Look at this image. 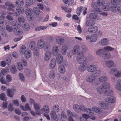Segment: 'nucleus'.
I'll use <instances>...</instances> for the list:
<instances>
[{
    "label": "nucleus",
    "mask_w": 121,
    "mask_h": 121,
    "mask_svg": "<svg viewBox=\"0 0 121 121\" xmlns=\"http://www.w3.org/2000/svg\"><path fill=\"white\" fill-rule=\"evenodd\" d=\"M111 73H114L115 76L117 78L121 77V71H119L117 69L114 68L111 70Z\"/></svg>",
    "instance_id": "obj_11"
},
{
    "label": "nucleus",
    "mask_w": 121,
    "mask_h": 121,
    "mask_svg": "<svg viewBox=\"0 0 121 121\" xmlns=\"http://www.w3.org/2000/svg\"><path fill=\"white\" fill-rule=\"evenodd\" d=\"M89 17L91 19H96L100 20L101 18L100 16H98V15L96 13H91L89 15Z\"/></svg>",
    "instance_id": "obj_12"
},
{
    "label": "nucleus",
    "mask_w": 121,
    "mask_h": 121,
    "mask_svg": "<svg viewBox=\"0 0 121 121\" xmlns=\"http://www.w3.org/2000/svg\"><path fill=\"white\" fill-rule=\"evenodd\" d=\"M102 9L105 11H109L110 9V7L109 5L105 4L102 7Z\"/></svg>",
    "instance_id": "obj_40"
},
{
    "label": "nucleus",
    "mask_w": 121,
    "mask_h": 121,
    "mask_svg": "<svg viewBox=\"0 0 121 121\" xmlns=\"http://www.w3.org/2000/svg\"><path fill=\"white\" fill-rule=\"evenodd\" d=\"M95 79V76L93 75H91L89 76L88 79H86V81L87 82H93Z\"/></svg>",
    "instance_id": "obj_26"
},
{
    "label": "nucleus",
    "mask_w": 121,
    "mask_h": 121,
    "mask_svg": "<svg viewBox=\"0 0 121 121\" xmlns=\"http://www.w3.org/2000/svg\"><path fill=\"white\" fill-rule=\"evenodd\" d=\"M47 27L45 26H41L39 27H37L35 28V30L38 31L41 30H44Z\"/></svg>",
    "instance_id": "obj_43"
},
{
    "label": "nucleus",
    "mask_w": 121,
    "mask_h": 121,
    "mask_svg": "<svg viewBox=\"0 0 121 121\" xmlns=\"http://www.w3.org/2000/svg\"><path fill=\"white\" fill-rule=\"evenodd\" d=\"M5 4L7 6L9 7L7 8L8 10L13 12L12 13H9V14H13L14 16H16L18 15V13L14 12V9L15 7V6L11 2L9 1H7L5 2Z\"/></svg>",
    "instance_id": "obj_6"
},
{
    "label": "nucleus",
    "mask_w": 121,
    "mask_h": 121,
    "mask_svg": "<svg viewBox=\"0 0 121 121\" xmlns=\"http://www.w3.org/2000/svg\"><path fill=\"white\" fill-rule=\"evenodd\" d=\"M26 47L25 46H22L20 48V53L21 54H24L25 53V52L26 51Z\"/></svg>",
    "instance_id": "obj_42"
},
{
    "label": "nucleus",
    "mask_w": 121,
    "mask_h": 121,
    "mask_svg": "<svg viewBox=\"0 0 121 121\" xmlns=\"http://www.w3.org/2000/svg\"><path fill=\"white\" fill-rule=\"evenodd\" d=\"M25 54V56L26 58H29L31 56V53L30 51L29 50H26Z\"/></svg>",
    "instance_id": "obj_23"
},
{
    "label": "nucleus",
    "mask_w": 121,
    "mask_h": 121,
    "mask_svg": "<svg viewBox=\"0 0 121 121\" xmlns=\"http://www.w3.org/2000/svg\"><path fill=\"white\" fill-rule=\"evenodd\" d=\"M105 4V2L103 0H98L97 4L99 6H102Z\"/></svg>",
    "instance_id": "obj_54"
},
{
    "label": "nucleus",
    "mask_w": 121,
    "mask_h": 121,
    "mask_svg": "<svg viewBox=\"0 0 121 121\" xmlns=\"http://www.w3.org/2000/svg\"><path fill=\"white\" fill-rule=\"evenodd\" d=\"M101 44L102 46L107 45L108 44V40L106 38H103L101 40Z\"/></svg>",
    "instance_id": "obj_35"
},
{
    "label": "nucleus",
    "mask_w": 121,
    "mask_h": 121,
    "mask_svg": "<svg viewBox=\"0 0 121 121\" xmlns=\"http://www.w3.org/2000/svg\"><path fill=\"white\" fill-rule=\"evenodd\" d=\"M74 109H75V111L78 112L79 111L81 110V109L80 107L78 104H75L73 106Z\"/></svg>",
    "instance_id": "obj_45"
},
{
    "label": "nucleus",
    "mask_w": 121,
    "mask_h": 121,
    "mask_svg": "<svg viewBox=\"0 0 121 121\" xmlns=\"http://www.w3.org/2000/svg\"><path fill=\"white\" fill-rule=\"evenodd\" d=\"M61 8L65 11L67 13H71L72 10V9L70 8H67L63 6L61 7Z\"/></svg>",
    "instance_id": "obj_37"
},
{
    "label": "nucleus",
    "mask_w": 121,
    "mask_h": 121,
    "mask_svg": "<svg viewBox=\"0 0 121 121\" xmlns=\"http://www.w3.org/2000/svg\"><path fill=\"white\" fill-rule=\"evenodd\" d=\"M51 56V53L49 51L47 52L45 54V59L47 61H48L50 59Z\"/></svg>",
    "instance_id": "obj_25"
},
{
    "label": "nucleus",
    "mask_w": 121,
    "mask_h": 121,
    "mask_svg": "<svg viewBox=\"0 0 121 121\" xmlns=\"http://www.w3.org/2000/svg\"><path fill=\"white\" fill-rule=\"evenodd\" d=\"M26 1V4L27 6L31 5L33 2V0H27Z\"/></svg>",
    "instance_id": "obj_58"
},
{
    "label": "nucleus",
    "mask_w": 121,
    "mask_h": 121,
    "mask_svg": "<svg viewBox=\"0 0 121 121\" xmlns=\"http://www.w3.org/2000/svg\"><path fill=\"white\" fill-rule=\"evenodd\" d=\"M34 50L33 52L34 57L35 58H38L39 57V53L38 51L37 50Z\"/></svg>",
    "instance_id": "obj_53"
},
{
    "label": "nucleus",
    "mask_w": 121,
    "mask_h": 121,
    "mask_svg": "<svg viewBox=\"0 0 121 121\" xmlns=\"http://www.w3.org/2000/svg\"><path fill=\"white\" fill-rule=\"evenodd\" d=\"M59 50L58 47L54 46L52 49V52L53 55L56 56L58 54Z\"/></svg>",
    "instance_id": "obj_21"
},
{
    "label": "nucleus",
    "mask_w": 121,
    "mask_h": 121,
    "mask_svg": "<svg viewBox=\"0 0 121 121\" xmlns=\"http://www.w3.org/2000/svg\"><path fill=\"white\" fill-rule=\"evenodd\" d=\"M87 10V8L86 7L83 8L82 6L79 7L77 8L76 13L79 16L80 15V13L82 11V14L84 15L87 13L86 11Z\"/></svg>",
    "instance_id": "obj_9"
},
{
    "label": "nucleus",
    "mask_w": 121,
    "mask_h": 121,
    "mask_svg": "<svg viewBox=\"0 0 121 121\" xmlns=\"http://www.w3.org/2000/svg\"><path fill=\"white\" fill-rule=\"evenodd\" d=\"M56 64V61L54 59H52L50 62L49 65L50 68L53 69H54L55 67Z\"/></svg>",
    "instance_id": "obj_18"
},
{
    "label": "nucleus",
    "mask_w": 121,
    "mask_h": 121,
    "mask_svg": "<svg viewBox=\"0 0 121 121\" xmlns=\"http://www.w3.org/2000/svg\"><path fill=\"white\" fill-rule=\"evenodd\" d=\"M77 59L78 61V62L79 64H81L80 66L79 67V70L81 71H84L86 68L85 66L86 64V63L83 64L86 60V58L84 56V54L83 52H80L78 55Z\"/></svg>",
    "instance_id": "obj_1"
},
{
    "label": "nucleus",
    "mask_w": 121,
    "mask_h": 121,
    "mask_svg": "<svg viewBox=\"0 0 121 121\" xmlns=\"http://www.w3.org/2000/svg\"><path fill=\"white\" fill-rule=\"evenodd\" d=\"M10 71L13 74H15L17 70L15 65H12Z\"/></svg>",
    "instance_id": "obj_44"
},
{
    "label": "nucleus",
    "mask_w": 121,
    "mask_h": 121,
    "mask_svg": "<svg viewBox=\"0 0 121 121\" xmlns=\"http://www.w3.org/2000/svg\"><path fill=\"white\" fill-rule=\"evenodd\" d=\"M13 31L15 34L17 35H21L23 33L22 30L18 27H15Z\"/></svg>",
    "instance_id": "obj_15"
},
{
    "label": "nucleus",
    "mask_w": 121,
    "mask_h": 121,
    "mask_svg": "<svg viewBox=\"0 0 121 121\" xmlns=\"http://www.w3.org/2000/svg\"><path fill=\"white\" fill-rule=\"evenodd\" d=\"M97 91L99 93L105 94L108 96H111L113 94V92L112 90L109 89L108 90H105L102 86L98 87Z\"/></svg>",
    "instance_id": "obj_5"
},
{
    "label": "nucleus",
    "mask_w": 121,
    "mask_h": 121,
    "mask_svg": "<svg viewBox=\"0 0 121 121\" xmlns=\"http://www.w3.org/2000/svg\"><path fill=\"white\" fill-rule=\"evenodd\" d=\"M53 109L54 110L53 111L58 112L59 110V107L58 105H55L54 106L53 108Z\"/></svg>",
    "instance_id": "obj_60"
},
{
    "label": "nucleus",
    "mask_w": 121,
    "mask_h": 121,
    "mask_svg": "<svg viewBox=\"0 0 121 121\" xmlns=\"http://www.w3.org/2000/svg\"><path fill=\"white\" fill-rule=\"evenodd\" d=\"M35 43L34 41L30 42V48L31 50H35Z\"/></svg>",
    "instance_id": "obj_32"
},
{
    "label": "nucleus",
    "mask_w": 121,
    "mask_h": 121,
    "mask_svg": "<svg viewBox=\"0 0 121 121\" xmlns=\"http://www.w3.org/2000/svg\"><path fill=\"white\" fill-rule=\"evenodd\" d=\"M60 72L61 73H64L65 71V67L63 65H60L58 68Z\"/></svg>",
    "instance_id": "obj_27"
},
{
    "label": "nucleus",
    "mask_w": 121,
    "mask_h": 121,
    "mask_svg": "<svg viewBox=\"0 0 121 121\" xmlns=\"http://www.w3.org/2000/svg\"><path fill=\"white\" fill-rule=\"evenodd\" d=\"M23 30L25 31H28L30 29V27L29 24L27 23L24 24L22 26Z\"/></svg>",
    "instance_id": "obj_34"
},
{
    "label": "nucleus",
    "mask_w": 121,
    "mask_h": 121,
    "mask_svg": "<svg viewBox=\"0 0 121 121\" xmlns=\"http://www.w3.org/2000/svg\"><path fill=\"white\" fill-rule=\"evenodd\" d=\"M4 21V16L1 15L0 16V24H3Z\"/></svg>",
    "instance_id": "obj_64"
},
{
    "label": "nucleus",
    "mask_w": 121,
    "mask_h": 121,
    "mask_svg": "<svg viewBox=\"0 0 121 121\" xmlns=\"http://www.w3.org/2000/svg\"><path fill=\"white\" fill-rule=\"evenodd\" d=\"M114 64L112 60H108L106 63V65L108 67L112 66Z\"/></svg>",
    "instance_id": "obj_30"
},
{
    "label": "nucleus",
    "mask_w": 121,
    "mask_h": 121,
    "mask_svg": "<svg viewBox=\"0 0 121 121\" xmlns=\"http://www.w3.org/2000/svg\"><path fill=\"white\" fill-rule=\"evenodd\" d=\"M56 61L59 64H61L63 62V56L61 54H58L56 56Z\"/></svg>",
    "instance_id": "obj_19"
},
{
    "label": "nucleus",
    "mask_w": 121,
    "mask_h": 121,
    "mask_svg": "<svg viewBox=\"0 0 121 121\" xmlns=\"http://www.w3.org/2000/svg\"><path fill=\"white\" fill-rule=\"evenodd\" d=\"M95 24V22L94 20L90 19V20H87L86 22V26L90 27L93 26Z\"/></svg>",
    "instance_id": "obj_17"
},
{
    "label": "nucleus",
    "mask_w": 121,
    "mask_h": 121,
    "mask_svg": "<svg viewBox=\"0 0 121 121\" xmlns=\"http://www.w3.org/2000/svg\"><path fill=\"white\" fill-rule=\"evenodd\" d=\"M67 113L69 117V118H73V115L72 112L70 110H68L67 111Z\"/></svg>",
    "instance_id": "obj_59"
},
{
    "label": "nucleus",
    "mask_w": 121,
    "mask_h": 121,
    "mask_svg": "<svg viewBox=\"0 0 121 121\" xmlns=\"http://www.w3.org/2000/svg\"><path fill=\"white\" fill-rule=\"evenodd\" d=\"M45 44L44 41L43 39L39 40L37 42V45L38 48L40 49L43 48Z\"/></svg>",
    "instance_id": "obj_14"
},
{
    "label": "nucleus",
    "mask_w": 121,
    "mask_h": 121,
    "mask_svg": "<svg viewBox=\"0 0 121 121\" xmlns=\"http://www.w3.org/2000/svg\"><path fill=\"white\" fill-rule=\"evenodd\" d=\"M49 76L50 79H53L55 77L54 71H52L49 74Z\"/></svg>",
    "instance_id": "obj_55"
},
{
    "label": "nucleus",
    "mask_w": 121,
    "mask_h": 121,
    "mask_svg": "<svg viewBox=\"0 0 121 121\" xmlns=\"http://www.w3.org/2000/svg\"><path fill=\"white\" fill-rule=\"evenodd\" d=\"M7 81L8 82H10L12 80V78L11 75L9 74H8L6 77Z\"/></svg>",
    "instance_id": "obj_63"
},
{
    "label": "nucleus",
    "mask_w": 121,
    "mask_h": 121,
    "mask_svg": "<svg viewBox=\"0 0 121 121\" xmlns=\"http://www.w3.org/2000/svg\"><path fill=\"white\" fill-rule=\"evenodd\" d=\"M0 99L3 101H6L7 99L6 98V95L4 93H2L0 95Z\"/></svg>",
    "instance_id": "obj_49"
},
{
    "label": "nucleus",
    "mask_w": 121,
    "mask_h": 121,
    "mask_svg": "<svg viewBox=\"0 0 121 121\" xmlns=\"http://www.w3.org/2000/svg\"><path fill=\"white\" fill-rule=\"evenodd\" d=\"M16 10L17 12L19 13H24V9L20 6H18Z\"/></svg>",
    "instance_id": "obj_33"
},
{
    "label": "nucleus",
    "mask_w": 121,
    "mask_h": 121,
    "mask_svg": "<svg viewBox=\"0 0 121 121\" xmlns=\"http://www.w3.org/2000/svg\"><path fill=\"white\" fill-rule=\"evenodd\" d=\"M8 108L9 111L12 112L14 108L13 107L11 103L9 104L8 106Z\"/></svg>",
    "instance_id": "obj_57"
},
{
    "label": "nucleus",
    "mask_w": 121,
    "mask_h": 121,
    "mask_svg": "<svg viewBox=\"0 0 121 121\" xmlns=\"http://www.w3.org/2000/svg\"><path fill=\"white\" fill-rule=\"evenodd\" d=\"M115 87L118 90L121 91V79H119L117 81Z\"/></svg>",
    "instance_id": "obj_20"
},
{
    "label": "nucleus",
    "mask_w": 121,
    "mask_h": 121,
    "mask_svg": "<svg viewBox=\"0 0 121 121\" xmlns=\"http://www.w3.org/2000/svg\"><path fill=\"white\" fill-rule=\"evenodd\" d=\"M24 3L22 0H17L16 2V5L17 6H22L23 5Z\"/></svg>",
    "instance_id": "obj_29"
},
{
    "label": "nucleus",
    "mask_w": 121,
    "mask_h": 121,
    "mask_svg": "<svg viewBox=\"0 0 121 121\" xmlns=\"http://www.w3.org/2000/svg\"><path fill=\"white\" fill-rule=\"evenodd\" d=\"M64 39L58 37L56 39V42L59 45L63 44L64 43Z\"/></svg>",
    "instance_id": "obj_24"
},
{
    "label": "nucleus",
    "mask_w": 121,
    "mask_h": 121,
    "mask_svg": "<svg viewBox=\"0 0 121 121\" xmlns=\"http://www.w3.org/2000/svg\"><path fill=\"white\" fill-rule=\"evenodd\" d=\"M98 30V27L95 26H93L89 27L88 30V32L91 33H95Z\"/></svg>",
    "instance_id": "obj_13"
},
{
    "label": "nucleus",
    "mask_w": 121,
    "mask_h": 121,
    "mask_svg": "<svg viewBox=\"0 0 121 121\" xmlns=\"http://www.w3.org/2000/svg\"><path fill=\"white\" fill-rule=\"evenodd\" d=\"M100 82H105L107 80V77L105 76H101L99 79Z\"/></svg>",
    "instance_id": "obj_41"
},
{
    "label": "nucleus",
    "mask_w": 121,
    "mask_h": 121,
    "mask_svg": "<svg viewBox=\"0 0 121 121\" xmlns=\"http://www.w3.org/2000/svg\"><path fill=\"white\" fill-rule=\"evenodd\" d=\"M0 81L3 84L8 85V83L6 81L5 78L3 77H1L0 79Z\"/></svg>",
    "instance_id": "obj_56"
},
{
    "label": "nucleus",
    "mask_w": 121,
    "mask_h": 121,
    "mask_svg": "<svg viewBox=\"0 0 121 121\" xmlns=\"http://www.w3.org/2000/svg\"><path fill=\"white\" fill-rule=\"evenodd\" d=\"M87 70L89 72L95 73V75L96 76L99 75L101 72L100 70L97 69L96 66L94 65L89 66L87 68Z\"/></svg>",
    "instance_id": "obj_7"
},
{
    "label": "nucleus",
    "mask_w": 121,
    "mask_h": 121,
    "mask_svg": "<svg viewBox=\"0 0 121 121\" xmlns=\"http://www.w3.org/2000/svg\"><path fill=\"white\" fill-rule=\"evenodd\" d=\"M80 50V46L76 45L74 47L72 50V53L74 54H77Z\"/></svg>",
    "instance_id": "obj_16"
},
{
    "label": "nucleus",
    "mask_w": 121,
    "mask_h": 121,
    "mask_svg": "<svg viewBox=\"0 0 121 121\" xmlns=\"http://www.w3.org/2000/svg\"><path fill=\"white\" fill-rule=\"evenodd\" d=\"M116 101L114 97L111 96L109 97H107L105 100V103L101 102L100 105L102 109H109V103H114Z\"/></svg>",
    "instance_id": "obj_2"
},
{
    "label": "nucleus",
    "mask_w": 121,
    "mask_h": 121,
    "mask_svg": "<svg viewBox=\"0 0 121 121\" xmlns=\"http://www.w3.org/2000/svg\"><path fill=\"white\" fill-rule=\"evenodd\" d=\"M91 41L92 42H94L96 40L97 36L96 34H92L91 35Z\"/></svg>",
    "instance_id": "obj_28"
},
{
    "label": "nucleus",
    "mask_w": 121,
    "mask_h": 121,
    "mask_svg": "<svg viewBox=\"0 0 121 121\" xmlns=\"http://www.w3.org/2000/svg\"><path fill=\"white\" fill-rule=\"evenodd\" d=\"M38 8L37 7L34 8L33 9V12L35 15H38L39 14L40 12V9L43 10L44 7L43 4L40 3H39L38 5Z\"/></svg>",
    "instance_id": "obj_8"
},
{
    "label": "nucleus",
    "mask_w": 121,
    "mask_h": 121,
    "mask_svg": "<svg viewBox=\"0 0 121 121\" xmlns=\"http://www.w3.org/2000/svg\"><path fill=\"white\" fill-rule=\"evenodd\" d=\"M25 20V19L24 17H19L18 18L17 21L16 22V23H15L14 25L13 24V25L18 27L21 26V23H24Z\"/></svg>",
    "instance_id": "obj_10"
},
{
    "label": "nucleus",
    "mask_w": 121,
    "mask_h": 121,
    "mask_svg": "<svg viewBox=\"0 0 121 121\" xmlns=\"http://www.w3.org/2000/svg\"><path fill=\"white\" fill-rule=\"evenodd\" d=\"M121 2V0H112L111 1V3L114 5H119ZM111 11L114 12H118L121 14V8L118 6L113 5L112 6Z\"/></svg>",
    "instance_id": "obj_3"
},
{
    "label": "nucleus",
    "mask_w": 121,
    "mask_h": 121,
    "mask_svg": "<svg viewBox=\"0 0 121 121\" xmlns=\"http://www.w3.org/2000/svg\"><path fill=\"white\" fill-rule=\"evenodd\" d=\"M86 110L87 111V114L90 115H92L94 114V112L93 111H91V109L89 108H86Z\"/></svg>",
    "instance_id": "obj_48"
},
{
    "label": "nucleus",
    "mask_w": 121,
    "mask_h": 121,
    "mask_svg": "<svg viewBox=\"0 0 121 121\" xmlns=\"http://www.w3.org/2000/svg\"><path fill=\"white\" fill-rule=\"evenodd\" d=\"M17 66L18 69L19 70H21L22 69V63L20 62H18L17 63Z\"/></svg>",
    "instance_id": "obj_52"
},
{
    "label": "nucleus",
    "mask_w": 121,
    "mask_h": 121,
    "mask_svg": "<svg viewBox=\"0 0 121 121\" xmlns=\"http://www.w3.org/2000/svg\"><path fill=\"white\" fill-rule=\"evenodd\" d=\"M96 54L98 56H102L104 59L109 58L110 57V53L108 52L104 51V50L99 49L96 52Z\"/></svg>",
    "instance_id": "obj_4"
},
{
    "label": "nucleus",
    "mask_w": 121,
    "mask_h": 121,
    "mask_svg": "<svg viewBox=\"0 0 121 121\" xmlns=\"http://www.w3.org/2000/svg\"><path fill=\"white\" fill-rule=\"evenodd\" d=\"M114 49V48L108 46L105 47L104 49H102V50H104V51L108 52L109 51H111Z\"/></svg>",
    "instance_id": "obj_46"
},
{
    "label": "nucleus",
    "mask_w": 121,
    "mask_h": 121,
    "mask_svg": "<svg viewBox=\"0 0 121 121\" xmlns=\"http://www.w3.org/2000/svg\"><path fill=\"white\" fill-rule=\"evenodd\" d=\"M12 90L8 89L7 91L6 92L9 96L10 97H12L14 93L12 91Z\"/></svg>",
    "instance_id": "obj_36"
},
{
    "label": "nucleus",
    "mask_w": 121,
    "mask_h": 121,
    "mask_svg": "<svg viewBox=\"0 0 121 121\" xmlns=\"http://www.w3.org/2000/svg\"><path fill=\"white\" fill-rule=\"evenodd\" d=\"M93 109L94 111L97 113H100L101 112V110L100 108L96 107H94Z\"/></svg>",
    "instance_id": "obj_51"
},
{
    "label": "nucleus",
    "mask_w": 121,
    "mask_h": 121,
    "mask_svg": "<svg viewBox=\"0 0 121 121\" xmlns=\"http://www.w3.org/2000/svg\"><path fill=\"white\" fill-rule=\"evenodd\" d=\"M68 49V47L66 45L64 44L63 45L61 52L63 55H65Z\"/></svg>",
    "instance_id": "obj_22"
},
{
    "label": "nucleus",
    "mask_w": 121,
    "mask_h": 121,
    "mask_svg": "<svg viewBox=\"0 0 121 121\" xmlns=\"http://www.w3.org/2000/svg\"><path fill=\"white\" fill-rule=\"evenodd\" d=\"M33 11L30 9H27L25 11V14L27 16H32Z\"/></svg>",
    "instance_id": "obj_31"
},
{
    "label": "nucleus",
    "mask_w": 121,
    "mask_h": 121,
    "mask_svg": "<svg viewBox=\"0 0 121 121\" xmlns=\"http://www.w3.org/2000/svg\"><path fill=\"white\" fill-rule=\"evenodd\" d=\"M19 78L21 81L24 82L25 80V78L23 74L21 73H19Z\"/></svg>",
    "instance_id": "obj_50"
},
{
    "label": "nucleus",
    "mask_w": 121,
    "mask_h": 121,
    "mask_svg": "<svg viewBox=\"0 0 121 121\" xmlns=\"http://www.w3.org/2000/svg\"><path fill=\"white\" fill-rule=\"evenodd\" d=\"M102 86L105 90L106 89L109 88L110 86V84L108 82L103 83Z\"/></svg>",
    "instance_id": "obj_38"
},
{
    "label": "nucleus",
    "mask_w": 121,
    "mask_h": 121,
    "mask_svg": "<svg viewBox=\"0 0 121 121\" xmlns=\"http://www.w3.org/2000/svg\"><path fill=\"white\" fill-rule=\"evenodd\" d=\"M74 0H69L68 1V5L73 6L76 4V3L74 2Z\"/></svg>",
    "instance_id": "obj_62"
},
{
    "label": "nucleus",
    "mask_w": 121,
    "mask_h": 121,
    "mask_svg": "<svg viewBox=\"0 0 121 121\" xmlns=\"http://www.w3.org/2000/svg\"><path fill=\"white\" fill-rule=\"evenodd\" d=\"M50 115L53 119L54 120L56 119L57 115L55 111H52L51 112Z\"/></svg>",
    "instance_id": "obj_39"
},
{
    "label": "nucleus",
    "mask_w": 121,
    "mask_h": 121,
    "mask_svg": "<svg viewBox=\"0 0 121 121\" xmlns=\"http://www.w3.org/2000/svg\"><path fill=\"white\" fill-rule=\"evenodd\" d=\"M42 110L43 111H44L46 113H48L49 112V107L48 106L46 105L44 106L43 109Z\"/></svg>",
    "instance_id": "obj_47"
},
{
    "label": "nucleus",
    "mask_w": 121,
    "mask_h": 121,
    "mask_svg": "<svg viewBox=\"0 0 121 121\" xmlns=\"http://www.w3.org/2000/svg\"><path fill=\"white\" fill-rule=\"evenodd\" d=\"M92 82V85L94 86H96L100 84L99 81L98 80H95V79Z\"/></svg>",
    "instance_id": "obj_61"
}]
</instances>
